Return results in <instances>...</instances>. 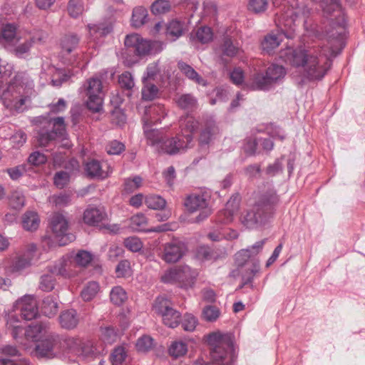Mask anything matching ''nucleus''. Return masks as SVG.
<instances>
[{
    "label": "nucleus",
    "instance_id": "obj_28",
    "mask_svg": "<svg viewBox=\"0 0 365 365\" xmlns=\"http://www.w3.org/2000/svg\"><path fill=\"white\" fill-rule=\"evenodd\" d=\"M178 282L181 283L182 287L185 288L191 287L197 275L196 270L192 269L187 265L178 267Z\"/></svg>",
    "mask_w": 365,
    "mask_h": 365
},
{
    "label": "nucleus",
    "instance_id": "obj_59",
    "mask_svg": "<svg viewBox=\"0 0 365 365\" xmlns=\"http://www.w3.org/2000/svg\"><path fill=\"white\" fill-rule=\"evenodd\" d=\"M118 83L123 88L128 91H130L135 85L132 75L127 71L119 76Z\"/></svg>",
    "mask_w": 365,
    "mask_h": 365
},
{
    "label": "nucleus",
    "instance_id": "obj_16",
    "mask_svg": "<svg viewBox=\"0 0 365 365\" xmlns=\"http://www.w3.org/2000/svg\"><path fill=\"white\" fill-rule=\"evenodd\" d=\"M79 37L76 34H68L64 36L61 41V54L66 64L73 65L76 62V56H71L66 58V56L76 49L79 43Z\"/></svg>",
    "mask_w": 365,
    "mask_h": 365
},
{
    "label": "nucleus",
    "instance_id": "obj_2",
    "mask_svg": "<svg viewBox=\"0 0 365 365\" xmlns=\"http://www.w3.org/2000/svg\"><path fill=\"white\" fill-rule=\"evenodd\" d=\"M308 14L309 10L304 5L289 9L279 19L278 26L280 32L267 35L262 42V50L269 53L279 46L283 40V36L293 38L297 25L301 22L306 23L305 19Z\"/></svg>",
    "mask_w": 365,
    "mask_h": 365
},
{
    "label": "nucleus",
    "instance_id": "obj_15",
    "mask_svg": "<svg viewBox=\"0 0 365 365\" xmlns=\"http://www.w3.org/2000/svg\"><path fill=\"white\" fill-rule=\"evenodd\" d=\"M66 348L78 356L86 357L93 354L96 348L93 343L88 340L78 338H68L64 341Z\"/></svg>",
    "mask_w": 365,
    "mask_h": 365
},
{
    "label": "nucleus",
    "instance_id": "obj_62",
    "mask_svg": "<svg viewBox=\"0 0 365 365\" xmlns=\"http://www.w3.org/2000/svg\"><path fill=\"white\" fill-rule=\"evenodd\" d=\"M106 149L109 155H119L125 150V145L118 140H112L108 143Z\"/></svg>",
    "mask_w": 365,
    "mask_h": 365
},
{
    "label": "nucleus",
    "instance_id": "obj_63",
    "mask_svg": "<svg viewBox=\"0 0 365 365\" xmlns=\"http://www.w3.org/2000/svg\"><path fill=\"white\" fill-rule=\"evenodd\" d=\"M213 255L212 249L207 246H200L196 250V257L202 261L211 259Z\"/></svg>",
    "mask_w": 365,
    "mask_h": 365
},
{
    "label": "nucleus",
    "instance_id": "obj_51",
    "mask_svg": "<svg viewBox=\"0 0 365 365\" xmlns=\"http://www.w3.org/2000/svg\"><path fill=\"white\" fill-rule=\"evenodd\" d=\"M146 224L147 218L142 213L136 214L130 218V227L133 230L142 231L144 230Z\"/></svg>",
    "mask_w": 365,
    "mask_h": 365
},
{
    "label": "nucleus",
    "instance_id": "obj_49",
    "mask_svg": "<svg viewBox=\"0 0 365 365\" xmlns=\"http://www.w3.org/2000/svg\"><path fill=\"white\" fill-rule=\"evenodd\" d=\"M126 357L127 354L123 347L119 346L115 348L110 355L112 365H123Z\"/></svg>",
    "mask_w": 365,
    "mask_h": 365
},
{
    "label": "nucleus",
    "instance_id": "obj_52",
    "mask_svg": "<svg viewBox=\"0 0 365 365\" xmlns=\"http://www.w3.org/2000/svg\"><path fill=\"white\" fill-rule=\"evenodd\" d=\"M55 286V279L51 274H45L41 277L39 288L44 292H51Z\"/></svg>",
    "mask_w": 365,
    "mask_h": 365
},
{
    "label": "nucleus",
    "instance_id": "obj_11",
    "mask_svg": "<svg viewBox=\"0 0 365 365\" xmlns=\"http://www.w3.org/2000/svg\"><path fill=\"white\" fill-rule=\"evenodd\" d=\"M171 305V302L168 299L159 297L155 301L153 309L155 313L162 317L163 323L166 326L174 328L179 324L181 315Z\"/></svg>",
    "mask_w": 365,
    "mask_h": 365
},
{
    "label": "nucleus",
    "instance_id": "obj_20",
    "mask_svg": "<svg viewBox=\"0 0 365 365\" xmlns=\"http://www.w3.org/2000/svg\"><path fill=\"white\" fill-rule=\"evenodd\" d=\"M58 342V336L51 334L42 339L36 346V354L38 357L51 358L53 356V348Z\"/></svg>",
    "mask_w": 365,
    "mask_h": 365
},
{
    "label": "nucleus",
    "instance_id": "obj_19",
    "mask_svg": "<svg viewBox=\"0 0 365 365\" xmlns=\"http://www.w3.org/2000/svg\"><path fill=\"white\" fill-rule=\"evenodd\" d=\"M16 31L17 27L14 24L6 23L0 25V43L7 46L16 43L19 40Z\"/></svg>",
    "mask_w": 365,
    "mask_h": 365
},
{
    "label": "nucleus",
    "instance_id": "obj_18",
    "mask_svg": "<svg viewBox=\"0 0 365 365\" xmlns=\"http://www.w3.org/2000/svg\"><path fill=\"white\" fill-rule=\"evenodd\" d=\"M165 115V110L163 106L156 105L146 108L143 117L144 133L145 134V129L153 130L152 124L159 122L161 118H164Z\"/></svg>",
    "mask_w": 365,
    "mask_h": 365
},
{
    "label": "nucleus",
    "instance_id": "obj_29",
    "mask_svg": "<svg viewBox=\"0 0 365 365\" xmlns=\"http://www.w3.org/2000/svg\"><path fill=\"white\" fill-rule=\"evenodd\" d=\"M78 322L79 317L76 311L74 309L66 310L59 316V323L63 329H74L76 327Z\"/></svg>",
    "mask_w": 365,
    "mask_h": 365
},
{
    "label": "nucleus",
    "instance_id": "obj_25",
    "mask_svg": "<svg viewBox=\"0 0 365 365\" xmlns=\"http://www.w3.org/2000/svg\"><path fill=\"white\" fill-rule=\"evenodd\" d=\"M180 132L178 134L185 140V135L192 138V146H193V133L197 129L199 123L195 118L190 115L182 116L179 120Z\"/></svg>",
    "mask_w": 365,
    "mask_h": 365
},
{
    "label": "nucleus",
    "instance_id": "obj_56",
    "mask_svg": "<svg viewBox=\"0 0 365 365\" xmlns=\"http://www.w3.org/2000/svg\"><path fill=\"white\" fill-rule=\"evenodd\" d=\"M101 338L104 343L111 344L116 341L118 335L112 327H104L101 329Z\"/></svg>",
    "mask_w": 365,
    "mask_h": 365
},
{
    "label": "nucleus",
    "instance_id": "obj_14",
    "mask_svg": "<svg viewBox=\"0 0 365 365\" xmlns=\"http://www.w3.org/2000/svg\"><path fill=\"white\" fill-rule=\"evenodd\" d=\"M186 251L187 246L183 242L179 240H173L163 245L160 257L167 263H175L182 257Z\"/></svg>",
    "mask_w": 365,
    "mask_h": 365
},
{
    "label": "nucleus",
    "instance_id": "obj_48",
    "mask_svg": "<svg viewBox=\"0 0 365 365\" xmlns=\"http://www.w3.org/2000/svg\"><path fill=\"white\" fill-rule=\"evenodd\" d=\"M84 11L83 2L81 0H70L68 5V12L73 18H77Z\"/></svg>",
    "mask_w": 365,
    "mask_h": 365
},
{
    "label": "nucleus",
    "instance_id": "obj_26",
    "mask_svg": "<svg viewBox=\"0 0 365 365\" xmlns=\"http://www.w3.org/2000/svg\"><path fill=\"white\" fill-rule=\"evenodd\" d=\"M106 217V213L102 209L89 206L84 211L83 221L89 225H97L103 221Z\"/></svg>",
    "mask_w": 365,
    "mask_h": 365
},
{
    "label": "nucleus",
    "instance_id": "obj_30",
    "mask_svg": "<svg viewBox=\"0 0 365 365\" xmlns=\"http://www.w3.org/2000/svg\"><path fill=\"white\" fill-rule=\"evenodd\" d=\"M218 133V128L213 123H209L202 130L199 137V144L202 145H209Z\"/></svg>",
    "mask_w": 365,
    "mask_h": 365
},
{
    "label": "nucleus",
    "instance_id": "obj_46",
    "mask_svg": "<svg viewBox=\"0 0 365 365\" xmlns=\"http://www.w3.org/2000/svg\"><path fill=\"white\" fill-rule=\"evenodd\" d=\"M145 204L150 209L160 210L165 206L166 202L160 196L149 195L145 198Z\"/></svg>",
    "mask_w": 365,
    "mask_h": 365
},
{
    "label": "nucleus",
    "instance_id": "obj_42",
    "mask_svg": "<svg viewBox=\"0 0 365 365\" xmlns=\"http://www.w3.org/2000/svg\"><path fill=\"white\" fill-rule=\"evenodd\" d=\"M98 290V284L96 282H90L81 291V297L86 302L91 301L95 297Z\"/></svg>",
    "mask_w": 365,
    "mask_h": 365
},
{
    "label": "nucleus",
    "instance_id": "obj_54",
    "mask_svg": "<svg viewBox=\"0 0 365 365\" xmlns=\"http://www.w3.org/2000/svg\"><path fill=\"white\" fill-rule=\"evenodd\" d=\"M268 2L267 0H250L248 9L255 14H261L267 10Z\"/></svg>",
    "mask_w": 365,
    "mask_h": 365
},
{
    "label": "nucleus",
    "instance_id": "obj_58",
    "mask_svg": "<svg viewBox=\"0 0 365 365\" xmlns=\"http://www.w3.org/2000/svg\"><path fill=\"white\" fill-rule=\"evenodd\" d=\"M142 184V178L135 176L133 178H128L124 182V190L125 192L130 193L138 189Z\"/></svg>",
    "mask_w": 365,
    "mask_h": 365
},
{
    "label": "nucleus",
    "instance_id": "obj_9",
    "mask_svg": "<svg viewBox=\"0 0 365 365\" xmlns=\"http://www.w3.org/2000/svg\"><path fill=\"white\" fill-rule=\"evenodd\" d=\"M285 73L283 66L273 64L267 68L265 75L255 73L249 87L252 90H267L273 83L284 78Z\"/></svg>",
    "mask_w": 365,
    "mask_h": 365
},
{
    "label": "nucleus",
    "instance_id": "obj_4",
    "mask_svg": "<svg viewBox=\"0 0 365 365\" xmlns=\"http://www.w3.org/2000/svg\"><path fill=\"white\" fill-rule=\"evenodd\" d=\"M33 81L25 73H17L1 95L2 103L11 112H22L33 93Z\"/></svg>",
    "mask_w": 365,
    "mask_h": 365
},
{
    "label": "nucleus",
    "instance_id": "obj_3",
    "mask_svg": "<svg viewBox=\"0 0 365 365\" xmlns=\"http://www.w3.org/2000/svg\"><path fill=\"white\" fill-rule=\"evenodd\" d=\"M279 197L271 186L262 191L255 204L241 215L242 223L247 228H255L265 224L272 217Z\"/></svg>",
    "mask_w": 365,
    "mask_h": 365
},
{
    "label": "nucleus",
    "instance_id": "obj_17",
    "mask_svg": "<svg viewBox=\"0 0 365 365\" xmlns=\"http://www.w3.org/2000/svg\"><path fill=\"white\" fill-rule=\"evenodd\" d=\"M74 263L71 254L62 257L56 264L49 268L52 274L61 275L64 277H71L73 275V267Z\"/></svg>",
    "mask_w": 365,
    "mask_h": 365
},
{
    "label": "nucleus",
    "instance_id": "obj_8",
    "mask_svg": "<svg viewBox=\"0 0 365 365\" xmlns=\"http://www.w3.org/2000/svg\"><path fill=\"white\" fill-rule=\"evenodd\" d=\"M49 123L52 124L53 129L47 131L41 129L38 133L37 140L40 146H47L53 140L60 138L63 142L64 147H69L70 144L67 139L66 125L63 117L51 118Z\"/></svg>",
    "mask_w": 365,
    "mask_h": 365
},
{
    "label": "nucleus",
    "instance_id": "obj_7",
    "mask_svg": "<svg viewBox=\"0 0 365 365\" xmlns=\"http://www.w3.org/2000/svg\"><path fill=\"white\" fill-rule=\"evenodd\" d=\"M50 227L52 236L43 240V242L48 247L64 246L74 240L75 236L68 232V221L62 214H53L51 218Z\"/></svg>",
    "mask_w": 365,
    "mask_h": 365
},
{
    "label": "nucleus",
    "instance_id": "obj_31",
    "mask_svg": "<svg viewBox=\"0 0 365 365\" xmlns=\"http://www.w3.org/2000/svg\"><path fill=\"white\" fill-rule=\"evenodd\" d=\"M177 106L185 110H193L197 106V99L190 93L182 94L175 98Z\"/></svg>",
    "mask_w": 365,
    "mask_h": 365
},
{
    "label": "nucleus",
    "instance_id": "obj_33",
    "mask_svg": "<svg viewBox=\"0 0 365 365\" xmlns=\"http://www.w3.org/2000/svg\"><path fill=\"white\" fill-rule=\"evenodd\" d=\"M39 222V217L35 212L28 211L22 216V226L26 230H36L38 227Z\"/></svg>",
    "mask_w": 365,
    "mask_h": 365
},
{
    "label": "nucleus",
    "instance_id": "obj_44",
    "mask_svg": "<svg viewBox=\"0 0 365 365\" xmlns=\"http://www.w3.org/2000/svg\"><path fill=\"white\" fill-rule=\"evenodd\" d=\"M86 95H102L103 86L98 78H92L87 81Z\"/></svg>",
    "mask_w": 365,
    "mask_h": 365
},
{
    "label": "nucleus",
    "instance_id": "obj_39",
    "mask_svg": "<svg viewBox=\"0 0 365 365\" xmlns=\"http://www.w3.org/2000/svg\"><path fill=\"white\" fill-rule=\"evenodd\" d=\"M110 298L114 304L120 306L128 299V294L123 288L116 286L111 289Z\"/></svg>",
    "mask_w": 365,
    "mask_h": 365
},
{
    "label": "nucleus",
    "instance_id": "obj_12",
    "mask_svg": "<svg viewBox=\"0 0 365 365\" xmlns=\"http://www.w3.org/2000/svg\"><path fill=\"white\" fill-rule=\"evenodd\" d=\"M12 312H19L24 319L31 320L38 314L37 301L34 296L26 294L16 301Z\"/></svg>",
    "mask_w": 365,
    "mask_h": 365
},
{
    "label": "nucleus",
    "instance_id": "obj_64",
    "mask_svg": "<svg viewBox=\"0 0 365 365\" xmlns=\"http://www.w3.org/2000/svg\"><path fill=\"white\" fill-rule=\"evenodd\" d=\"M115 272L118 277H125L130 274V264L128 260L120 261L116 268Z\"/></svg>",
    "mask_w": 365,
    "mask_h": 365
},
{
    "label": "nucleus",
    "instance_id": "obj_40",
    "mask_svg": "<svg viewBox=\"0 0 365 365\" xmlns=\"http://www.w3.org/2000/svg\"><path fill=\"white\" fill-rule=\"evenodd\" d=\"M148 16V11L143 6L135 7L133 11L132 15V24L135 27H140L145 22V19Z\"/></svg>",
    "mask_w": 365,
    "mask_h": 365
},
{
    "label": "nucleus",
    "instance_id": "obj_36",
    "mask_svg": "<svg viewBox=\"0 0 365 365\" xmlns=\"http://www.w3.org/2000/svg\"><path fill=\"white\" fill-rule=\"evenodd\" d=\"M41 309L46 316L51 317L58 312V302L53 297L48 296L43 300Z\"/></svg>",
    "mask_w": 365,
    "mask_h": 365
},
{
    "label": "nucleus",
    "instance_id": "obj_34",
    "mask_svg": "<svg viewBox=\"0 0 365 365\" xmlns=\"http://www.w3.org/2000/svg\"><path fill=\"white\" fill-rule=\"evenodd\" d=\"M185 31L184 24L177 20H172L166 26V35L171 40L175 41L181 36Z\"/></svg>",
    "mask_w": 365,
    "mask_h": 365
},
{
    "label": "nucleus",
    "instance_id": "obj_37",
    "mask_svg": "<svg viewBox=\"0 0 365 365\" xmlns=\"http://www.w3.org/2000/svg\"><path fill=\"white\" fill-rule=\"evenodd\" d=\"M6 327L15 339H16L24 331V328L19 324V322L15 314L12 313L9 314Z\"/></svg>",
    "mask_w": 365,
    "mask_h": 365
},
{
    "label": "nucleus",
    "instance_id": "obj_32",
    "mask_svg": "<svg viewBox=\"0 0 365 365\" xmlns=\"http://www.w3.org/2000/svg\"><path fill=\"white\" fill-rule=\"evenodd\" d=\"M178 66L180 71L191 81L204 86L207 85L206 81L204 80L190 65L185 62L180 61Z\"/></svg>",
    "mask_w": 365,
    "mask_h": 365
},
{
    "label": "nucleus",
    "instance_id": "obj_47",
    "mask_svg": "<svg viewBox=\"0 0 365 365\" xmlns=\"http://www.w3.org/2000/svg\"><path fill=\"white\" fill-rule=\"evenodd\" d=\"M187 351V344L182 341H175L170 345L169 348L170 354L175 358L184 356Z\"/></svg>",
    "mask_w": 365,
    "mask_h": 365
},
{
    "label": "nucleus",
    "instance_id": "obj_38",
    "mask_svg": "<svg viewBox=\"0 0 365 365\" xmlns=\"http://www.w3.org/2000/svg\"><path fill=\"white\" fill-rule=\"evenodd\" d=\"M88 29L91 36H93L94 38L106 36L112 30L110 26L104 23L92 25L88 24Z\"/></svg>",
    "mask_w": 365,
    "mask_h": 365
},
{
    "label": "nucleus",
    "instance_id": "obj_1",
    "mask_svg": "<svg viewBox=\"0 0 365 365\" xmlns=\"http://www.w3.org/2000/svg\"><path fill=\"white\" fill-rule=\"evenodd\" d=\"M322 7L325 14L336 13L331 29L326 31L322 38L327 45L307 48H287L280 52V58L286 63L302 68V82L322 79L331 66L330 58L336 56L344 46L346 22L339 1L326 0L322 3Z\"/></svg>",
    "mask_w": 365,
    "mask_h": 365
},
{
    "label": "nucleus",
    "instance_id": "obj_41",
    "mask_svg": "<svg viewBox=\"0 0 365 365\" xmlns=\"http://www.w3.org/2000/svg\"><path fill=\"white\" fill-rule=\"evenodd\" d=\"M9 203L11 208L20 210L25 205V197L21 191L14 190L9 197Z\"/></svg>",
    "mask_w": 365,
    "mask_h": 365
},
{
    "label": "nucleus",
    "instance_id": "obj_23",
    "mask_svg": "<svg viewBox=\"0 0 365 365\" xmlns=\"http://www.w3.org/2000/svg\"><path fill=\"white\" fill-rule=\"evenodd\" d=\"M163 49V43L160 41H148L140 37L134 51L138 56L155 54Z\"/></svg>",
    "mask_w": 365,
    "mask_h": 365
},
{
    "label": "nucleus",
    "instance_id": "obj_45",
    "mask_svg": "<svg viewBox=\"0 0 365 365\" xmlns=\"http://www.w3.org/2000/svg\"><path fill=\"white\" fill-rule=\"evenodd\" d=\"M88 101L86 102L88 108L94 112H99L103 107L102 95H87Z\"/></svg>",
    "mask_w": 365,
    "mask_h": 365
},
{
    "label": "nucleus",
    "instance_id": "obj_55",
    "mask_svg": "<svg viewBox=\"0 0 365 365\" xmlns=\"http://www.w3.org/2000/svg\"><path fill=\"white\" fill-rule=\"evenodd\" d=\"M195 38L202 43H206L212 38L211 29L207 26L199 28L195 33Z\"/></svg>",
    "mask_w": 365,
    "mask_h": 365
},
{
    "label": "nucleus",
    "instance_id": "obj_27",
    "mask_svg": "<svg viewBox=\"0 0 365 365\" xmlns=\"http://www.w3.org/2000/svg\"><path fill=\"white\" fill-rule=\"evenodd\" d=\"M259 270V262H255L252 264V266H247L245 269L242 267H239L237 269L233 270L231 273V275L234 277L237 276L238 274H242V284L240 288H242L245 284H247L252 282L255 275Z\"/></svg>",
    "mask_w": 365,
    "mask_h": 365
},
{
    "label": "nucleus",
    "instance_id": "obj_53",
    "mask_svg": "<svg viewBox=\"0 0 365 365\" xmlns=\"http://www.w3.org/2000/svg\"><path fill=\"white\" fill-rule=\"evenodd\" d=\"M222 51L224 55L232 57L239 53L240 48L233 44L230 38L226 37L222 45Z\"/></svg>",
    "mask_w": 365,
    "mask_h": 365
},
{
    "label": "nucleus",
    "instance_id": "obj_5",
    "mask_svg": "<svg viewBox=\"0 0 365 365\" xmlns=\"http://www.w3.org/2000/svg\"><path fill=\"white\" fill-rule=\"evenodd\" d=\"M145 137L150 145L158 153L174 155L186 152L192 146V138L185 135V140L178 133L173 137L164 136L159 130L145 129Z\"/></svg>",
    "mask_w": 365,
    "mask_h": 365
},
{
    "label": "nucleus",
    "instance_id": "obj_22",
    "mask_svg": "<svg viewBox=\"0 0 365 365\" xmlns=\"http://www.w3.org/2000/svg\"><path fill=\"white\" fill-rule=\"evenodd\" d=\"M52 333L48 331V326L46 324L41 322L36 324H31L24 331L25 337L28 340L39 341L44 339L48 335H51Z\"/></svg>",
    "mask_w": 365,
    "mask_h": 365
},
{
    "label": "nucleus",
    "instance_id": "obj_60",
    "mask_svg": "<svg viewBox=\"0 0 365 365\" xmlns=\"http://www.w3.org/2000/svg\"><path fill=\"white\" fill-rule=\"evenodd\" d=\"M158 93V88L152 83H145L142 89V97L145 100H153Z\"/></svg>",
    "mask_w": 365,
    "mask_h": 365
},
{
    "label": "nucleus",
    "instance_id": "obj_24",
    "mask_svg": "<svg viewBox=\"0 0 365 365\" xmlns=\"http://www.w3.org/2000/svg\"><path fill=\"white\" fill-rule=\"evenodd\" d=\"M108 165L101 164L98 160H90L85 164L86 174L91 178L104 179L108 175Z\"/></svg>",
    "mask_w": 365,
    "mask_h": 365
},
{
    "label": "nucleus",
    "instance_id": "obj_57",
    "mask_svg": "<svg viewBox=\"0 0 365 365\" xmlns=\"http://www.w3.org/2000/svg\"><path fill=\"white\" fill-rule=\"evenodd\" d=\"M153 346V340L149 336H143L138 339L136 343L138 351L145 352L151 349Z\"/></svg>",
    "mask_w": 365,
    "mask_h": 365
},
{
    "label": "nucleus",
    "instance_id": "obj_50",
    "mask_svg": "<svg viewBox=\"0 0 365 365\" xmlns=\"http://www.w3.org/2000/svg\"><path fill=\"white\" fill-rule=\"evenodd\" d=\"M171 4L168 0H157L153 3L151 11L154 14H163L170 10Z\"/></svg>",
    "mask_w": 365,
    "mask_h": 365
},
{
    "label": "nucleus",
    "instance_id": "obj_43",
    "mask_svg": "<svg viewBox=\"0 0 365 365\" xmlns=\"http://www.w3.org/2000/svg\"><path fill=\"white\" fill-rule=\"evenodd\" d=\"M220 316V310L215 306L208 305L203 308L202 312V319L208 322H215Z\"/></svg>",
    "mask_w": 365,
    "mask_h": 365
},
{
    "label": "nucleus",
    "instance_id": "obj_35",
    "mask_svg": "<svg viewBox=\"0 0 365 365\" xmlns=\"http://www.w3.org/2000/svg\"><path fill=\"white\" fill-rule=\"evenodd\" d=\"M73 263L77 266L85 267L93 260V255L86 250H78L76 253H71Z\"/></svg>",
    "mask_w": 365,
    "mask_h": 365
},
{
    "label": "nucleus",
    "instance_id": "obj_13",
    "mask_svg": "<svg viewBox=\"0 0 365 365\" xmlns=\"http://www.w3.org/2000/svg\"><path fill=\"white\" fill-rule=\"evenodd\" d=\"M36 251V246L35 245H29L27 250L23 255L13 259L9 264L5 267V272L8 275L19 274L30 267Z\"/></svg>",
    "mask_w": 365,
    "mask_h": 365
},
{
    "label": "nucleus",
    "instance_id": "obj_10",
    "mask_svg": "<svg viewBox=\"0 0 365 365\" xmlns=\"http://www.w3.org/2000/svg\"><path fill=\"white\" fill-rule=\"evenodd\" d=\"M209 202V197L205 194H192L186 197L184 205L190 212H200L195 218V222H200L207 219L212 212Z\"/></svg>",
    "mask_w": 365,
    "mask_h": 365
},
{
    "label": "nucleus",
    "instance_id": "obj_21",
    "mask_svg": "<svg viewBox=\"0 0 365 365\" xmlns=\"http://www.w3.org/2000/svg\"><path fill=\"white\" fill-rule=\"evenodd\" d=\"M266 240L257 242L247 249H243L235 255V261L239 267H242L245 262L252 257L257 255L262 250Z\"/></svg>",
    "mask_w": 365,
    "mask_h": 365
},
{
    "label": "nucleus",
    "instance_id": "obj_6",
    "mask_svg": "<svg viewBox=\"0 0 365 365\" xmlns=\"http://www.w3.org/2000/svg\"><path fill=\"white\" fill-rule=\"evenodd\" d=\"M210 346V357L215 363L221 365H233L235 356L228 336L220 331L212 332L207 336Z\"/></svg>",
    "mask_w": 365,
    "mask_h": 365
},
{
    "label": "nucleus",
    "instance_id": "obj_61",
    "mask_svg": "<svg viewBox=\"0 0 365 365\" xmlns=\"http://www.w3.org/2000/svg\"><path fill=\"white\" fill-rule=\"evenodd\" d=\"M125 246L132 252H138L143 248V243L138 237H130L125 240Z\"/></svg>",
    "mask_w": 365,
    "mask_h": 365
}]
</instances>
